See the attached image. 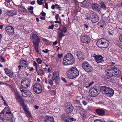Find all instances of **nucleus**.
Returning <instances> with one entry per match:
<instances>
[{"label":"nucleus","instance_id":"2f4dec72","mask_svg":"<svg viewBox=\"0 0 122 122\" xmlns=\"http://www.w3.org/2000/svg\"><path fill=\"white\" fill-rule=\"evenodd\" d=\"M22 107H23V109L24 110V111L26 112H27L28 114V115L29 116H30V113L29 112H28V111L27 109V106L26 105H25L24 104V106H21Z\"/></svg>","mask_w":122,"mask_h":122},{"label":"nucleus","instance_id":"f03ea898","mask_svg":"<svg viewBox=\"0 0 122 122\" xmlns=\"http://www.w3.org/2000/svg\"><path fill=\"white\" fill-rule=\"evenodd\" d=\"M75 62L74 58L70 53L66 54L63 58V63L64 65L72 64Z\"/></svg>","mask_w":122,"mask_h":122},{"label":"nucleus","instance_id":"49530a36","mask_svg":"<svg viewBox=\"0 0 122 122\" xmlns=\"http://www.w3.org/2000/svg\"><path fill=\"white\" fill-rule=\"evenodd\" d=\"M55 8H57L60 10H61V9L60 6L58 4H55Z\"/></svg>","mask_w":122,"mask_h":122},{"label":"nucleus","instance_id":"423d86ee","mask_svg":"<svg viewBox=\"0 0 122 122\" xmlns=\"http://www.w3.org/2000/svg\"><path fill=\"white\" fill-rule=\"evenodd\" d=\"M32 87L33 90L36 93L39 94L41 92L42 87L41 85L36 83L33 85Z\"/></svg>","mask_w":122,"mask_h":122},{"label":"nucleus","instance_id":"0e129e2a","mask_svg":"<svg viewBox=\"0 0 122 122\" xmlns=\"http://www.w3.org/2000/svg\"><path fill=\"white\" fill-rule=\"evenodd\" d=\"M55 8V5H53L51 6V8L52 9H54Z\"/></svg>","mask_w":122,"mask_h":122},{"label":"nucleus","instance_id":"c85d7f7f","mask_svg":"<svg viewBox=\"0 0 122 122\" xmlns=\"http://www.w3.org/2000/svg\"><path fill=\"white\" fill-rule=\"evenodd\" d=\"M36 61L37 63L39 64H41L43 62V61L39 57L36 58Z\"/></svg>","mask_w":122,"mask_h":122},{"label":"nucleus","instance_id":"37998d69","mask_svg":"<svg viewBox=\"0 0 122 122\" xmlns=\"http://www.w3.org/2000/svg\"><path fill=\"white\" fill-rule=\"evenodd\" d=\"M102 8L104 10H105L106 8V7L105 4L104 3L101 5Z\"/></svg>","mask_w":122,"mask_h":122},{"label":"nucleus","instance_id":"f8f14e48","mask_svg":"<svg viewBox=\"0 0 122 122\" xmlns=\"http://www.w3.org/2000/svg\"><path fill=\"white\" fill-rule=\"evenodd\" d=\"M30 80L26 79L23 80L21 82V84L22 87L24 88H26L30 86Z\"/></svg>","mask_w":122,"mask_h":122},{"label":"nucleus","instance_id":"9b49d317","mask_svg":"<svg viewBox=\"0 0 122 122\" xmlns=\"http://www.w3.org/2000/svg\"><path fill=\"white\" fill-rule=\"evenodd\" d=\"M0 118L4 122H13L11 118H9L5 116L4 112L2 111L0 113Z\"/></svg>","mask_w":122,"mask_h":122},{"label":"nucleus","instance_id":"a19ab883","mask_svg":"<svg viewBox=\"0 0 122 122\" xmlns=\"http://www.w3.org/2000/svg\"><path fill=\"white\" fill-rule=\"evenodd\" d=\"M0 62H3L5 61L4 58L1 55L0 56Z\"/></svg>","mask_w":122,"mask_h":122},{"label":"nucleus","instance_id":"a211bd4d","mask_svg":"<svg viewBox=\"0 0 122 122\" xmlns=\"http://www.w3.org/2000/svg\"><path fill=\"white\" fill-rule=\"evenodd\" d=\"M5 31L9 35H12L14 34V29L12 26H9L6 28Z\"/></svg>","mask_w":122,"mask_h":122},{"label":"nucleus","instance_id":"e2e57ef3","mask_svg":"<svg viewBox=\"0 0 122 122\" xmlns=\"http://www.w3.org/2000/svg\"><path fill=\"white\" fill-rule=\"evenodd\" d=\"M45 8L47 9H48V4L47 3H45Z\"/></svg>","mask_w":122,"mask_h":122},{"label":"nucleus","instance_id":"bf43d9fd","mask_svg":"<svg viewBox=\"0 0 122 122\" xmlns=\"http://www.w3.org/2000/svg\"><path fill=\"white\" fill-rule=\"evenodd\" d=\"M42 51L43 52H44L45 53H46L48 52L49 51L47 49H46V50H43Z\"/></svg>","mask_w":122,"mask_h":122},{"label":"nucleus","instance_id":"4468645a","mask_svg":"<svg viewBox=\"0 0 122 122\" xmlns=\"http://www.w3.org/2000/svg\"><path fill=\"white\" fill-rule=\"evenodd\" d=\"M15 97L17 101L20 103L21 106H24V102L22 97L20 96V94L17 92H15Z\"/></svg>","mask_w":122,"mask_h":122},{"label":"nucleus","instance_id":"6e6552de","mask_svg":"<svg viewBox=\"0 0 122 122\" xmlns=\"http://www.w3.org/2000/svg\"><path fill=\"white\" fill-rule=\"evenodd\" d=\"M115 68L114 66L108 65L107 67V70L106 72H107V75L110 77L115 76V75L113 71H112V69Z\"/></svg>","mask_w":122,"mask_h":122},{"label":"nucleus","instance_id":"ddd939ff","mask_svg":"<svg viewBox=\"0 0 122 122\" xmlns=\"http://www.w3.org/2000/svg\"><path fill=\"white\" fill-rule=\"evenodd\" d=\"M22 93V96L24 97H30L31 95V93L29 90H25L23 89L21 87L20 88Z\"/></svg>","mask_w":122,"mask_h":122},{"label":"nucleus","instance_id":"58836bf2","mask_svg":"<svg viewBox=\"0 0 122 122\" xmlns=\"http://www.w3.org/2000/svg\"><path fill=\"white\" fill-rule=\"evenodd\" d=\"M94 122H105L104 121L101 119H97L94 120Z\"/></svg>","mask_w":122,"mask_h":122},{"label":"nucleus","instance_id":"09e8293b","mask_svg":"<svg viewBox=\"0 0 122 122\" xmlns=\"http://www.w3.org/2000/svg\"><path fill=\"white\" fill-rule=\"evenodd\" d=\"M69 122H71V121H73L74 120V121H76V119L74 120V118L73 117L72 118H70V117H69Z\"/></svg>","mask_w":122,"mask_h":122},{"label":"nucleus","instance_id":"9d476101","mask_svg":"<svg viewBox=\"0 0 122 122\" xmlns=\"http://www.w3.org/2000/svg\"><path fill=\"white\" fill-rule=\"evenodd\" d=\"M82 66L83 68L87 72H90L93 71L92 67L87 62H84L82 64Z\"/></svg>","mask_w":122,"mask_h":122},{"label":"nucleus","instance_id":"c03bdc74","mask_svg":"<svg viewBox=\"0 0 122 122\" xmlns=\"http://www.w3.org/2000/svg\"><path fill=\"white\" fill-rule=\"evenodd\" d=\"M43 0H37V2L38 4L39 5H41L42 4Z\"/></svg>","mask_w":122,"mask_h":122},{"label":"nucleus","instance_id":"864d4df0","mask_svg":"<svg viewBox=\"0 0 122 122\" xmlns=\"http://www.w3.org/2000/svg\"><path fill=\"white\" fill-rule=\"evenodd\" d=\"M82 104L85 106L87 104V102L84 100L82 101Z\"/></svg>","mask_w":122,"mask_h":122},{"label":"nucleus","instance_id":"79ce46f5","mask_svg":"<svg viewBox=\"0 0 122 122\" xmlns=\"http://www.w3.org/2000/svg\"><path fill=\"white\" fill-rule=\"evenodd\" d=\"M39 73L41 74L44 75V74L43 70L42 69H40L39 71Z\"/></svg>","mask_w":122,"mask_h":122},{"label":"nucleus","instance_id":"a18cd8bd","mask_svg":"<svg viewBox=\"0 0 122 122\" xmlns=\"http://www.w3.org/2000/svg\"><path fill=\"white\" fill-rule=\"evenodd\" d=\"M50 93L53 95H54L56 94V92L54 90H51L50 91Z\"/></svg>","mask_w":122,"mask_h":122},{"label":"nucleus","instance_id":"ea45409f","mask_svg":"<svg viewBox=\"0 0 122 122\" xmlns=\"http://www.w3.org/2000/svg\"><path fill=\"white\" fill-rule=\"evenodd\" d=\"M19 9L22 12H25V8L22 6H21L19 7Z\"/></svg>","mask_w":122,"mask_h":122},{"label":"nucleus","instance_id":"052dcab7","mask_svg":"<svg viewBox=\"0 0 122 122\" xmlns=\"http://www.w3.org/2000/svg\"><path fill=\"white\" fill-rule=\"evenodd\" d=\"M54 22L56 23H58L59 24H61V21H58L56 20Z\"/></svg>","mask_w":122,"mask_h":122},{"label":"nucleus","instance_id":"412c9836","mask_svg":"<svg viewBox=\"0 0 122 122\" xmlns=\"http://www.w3.org/2000/svg\"><path fill=\"white\" fill-rule=\"evenodd\" d=\"M92 7L93 10L95 11H100L101 7L100 5L96 3H93L92 4Z\"/></svg>","mask_w":122,"mask_h":122},{"label":"nucleus","instance_id":"0eeeda50","mask_svg":"<svg viewBox=\"0 0 122 122\" xmlns=\"http://www.w3.org/2000/svg\"><path fill=\"white\" fill-rule=\"evenodd\" d=\"M100 91L93 87H92L89 90V94L92 97H95L98 95L100 93Z\"/></svg>","mask_w":122,"mask_h":122},{"label":"nucleus","instance_id":"5fc2aeb1","mask_svg":"<svg viewBox=\"0 0 122 122\" xmlns=\"http://www.w3.org/2000/svg\"><path fill=\"white\" fill-rule=\"evenodd\" d=\"M86 115L85 114H83L82 115V118L83 120H85L86 117Z\"/></svg>","mask_w":122,"mask_h":122},{"label":"nucleus","instance_id":"603ef678","mask_svg":"<svg viewBox=\"0 0 122 122\" xmlns=\"http://www.w3.org/2000/svg\"><path fill=\"white\" fill-rule=\"evenodd\" d=\"M98 2L99 4H100L101 5L104 3V2L101 0H99L98 1Z\"/></svg>","mask_w":122,"mask_h":122},{"label":"nucleus","instance_id":"4c0bfd02","mask_svg":"<svg viewBox=\"0 0 122 122\" xmlns=\"http://www.w3.org/2000/svg\"><path fill=\"white\" fill-rule=\"evenodd\" d=\"M61 31L63 32L64 33H65L66 32L67 29L65 27L63 26L62 27Z\"/></svg>","mask_w":122,"mask_h":122},{"label":"nucleus","instance_id":"dca6fc26","mask_svg":"<svg viewBox=\"0 0 122 122\" xmlns=\"http://www.w3.org/2000/svg\"><path fill=\"white\" fill-rule=\"evenodd\" d=\"M4 70L6 74L9 77L13 78L15 77V75L10 70L8 69L7 68H5Z\"/></svg>","mask_w":122,"mask_h":122},{"label":"nucleus","instance_id":"f257e3e1","mask_svg":"<svg viewBox=\"0 0 122 122\" xmlns=\"http://www.w3.org/2000/svg\"><path fill=\"white\" fill-rule=\"evenodd\" d=\"M79 74V71L77 69L76 67H73L67 71L66 75L68 78L72 79L77 76Z\"/></svg>","mask_w":122,"mask_h":122},{"label":"nucleus","instance_id":"20e7f679","mask_svg":"<svg viewBox=\"0 0 122 122\" xmlns=\"http://www.w3.org/2000/svg\"><path fill=\"white\" fill-rule=\"evenodd\" d=\"M97 46L102 48L107 47L109 45V41L105 39L102 38L99 39L97 42Z\"/></svg>","mask_w":122,"mask_h":122},{"label":"nucleus","instance_id":"bb28decb","mask_svg":"<svg viewBox=\"0 0 122 122\" xmlns=\"http://www.w3.org/2000/svg\"><path fill=\"white\" fill-rule=\"evenodd\" d=\"M114 68V69H112V72L113 71V72H114L115 76H116L119 75L121 72L118 69Z\"/></svg>","mask_w":122,"mask_h":122},{"label":"nucleus","instance_id":"6ab92c4d","mask_svg":"<svg viewBox=\"0 0 122 122\" xmlns=\"http://www.w3.org/2000/svg\"><path fill=\"white\" fill-rule=\"evenodd\" d=\"M69 117L68 114L64 113L61 116V119L64 122H69Z\"/></svg>","mask_w":122,"mask_h":122},{"label":"nucleus","instance_id":"de8ad7c7","mask_svg":"<svg viewBox=\"0 0 122 122\" xmlns=\"http://www.w3.org/2000/svg\"><path fill=\"white\" fill-rule=\"evenodd\" d=\"M94 82H92L90 83L89 84V85L87 86H86V88H88L90 86H91L93 84Z\"/></svg>","mask_w":122,"mask_h":122},{"label":"nucleus","instance_id":"4d7b16f0","mask_svg":"<svg viewBox=\"0 0 122 122\" xmlns=\"http://www.w3.org/2000/svg\"><path fill=\"white\" fill-rule=\"evenodd\" d=\"M41 14L43 16H45L46 15V14L44 12H42L41 13Z\"/></svg>","mask_w":122,"mask_h":122},{"label":"nucleus","instance_id":"473e14b6","mask_svg":"<svg viewBox=\"0 0 122 122\" xmlns=\"http://www.w3.org/2000/svg\"><path fill=\"white\" fill-rule=\"evenodd\" d=\"M54 79L52 76L51 77V79L49 78L48 80V83L51 85L53 84V81Z\"/></svg>","mask_w":122,"mask_h":122},{"label":"nucleus","instance_id":"a878e982","mask_svg":"<svg viewBox=\"0 0 122 122\" xmlns=\"http://www.w3.org/2000/svg\"><path fill=\"white\" fill-rule=\"evenodd\" d=\"M96 112L98 115H103L104 114L105 112L104 110L100 109H96Z\"/></svg>","mask_w":122,"mask_h":122},{"label":"nucleus","instance_id":"c9c22d12","mask_svg":"<svg viewBox=\"0 0 122 122\" xmlns=\"http://www.w3.org/2000/svg\"><path fill=\"white\" fill-rule=\"evenodd\" d=\"M51 23L52 25L50 26H49V27L48 28V29H53L54 27V22H53L51 21Z\"/></svg>","mask_w":122,"mask_h":122},{"label":"nucleus","instance_id":"680f3d73","mask_svg":"<svg viewBox=\"0 0 122 122\" xmlns=\"http://www.w3.org/2000/svg\"><path fill=\"white\" fill-rule=\"evenodd\" d=\"M18 67L19 68V69L20 70L21 69H23L22 67V66H21V65H19L18 66Z\"/></svg>","mask_w":122,"mask_h":122},{"label":"nucleus","instance_id":"f3484780","mask_svg":"<svg viewBox=\"0 0 122 122\" xmlns=\"http://www.w3.org/2000/svg\"><path fill=\"white\" fill-rule=\"evenodd\" d=\"M65 107L66 109L67 112L69 113L71 112L73 110L72 106L69 102H67L66 103Z\"/></svg>","mask_w":122,"mask_h":122},{"label":"nucleus","instance_id":"aec40b11","mask_svg":"<svg viewBox=\"0 0 122 122\" xmlns=\"http://www.w3.org/2000/svg\"><path fill=\"white\" fill-rule=\"evenodd\" d=\"M90 38L87 36H82L81 38V40L83 42L86 43H88L90 42Z\"/></svg>","mask_w":122,"mask_h":122},{"label":"nucleus","instance_id":"39448f33","mask_svg":"<svg viewBox=\"0 0 122 122\" xmlns=\"http://www.w3.org/2000/svg\"><path fill=\"white\" fill-rule=\"evenodd\" d=\"M101 91L103 94L107 95L108 96L111 97L114 94V91L112 88L105 86H101Z\"/></svg>","mask_w":122,"mask_h":122},{"label":"nucleus","instance_id":"72a5a7b5","mask_svg":"<svg viewBox=\"0 0 122 122\" xmlns=\"http://www.w3.org/2000/svg\"><path fill=\"white\" fill-rule=\"evenodd\" d=\"M122 42L121 41H117L116 42V44L118 46L122 49Z\"/></svg>","mask_w":122,"mask_h":122},{"label":"nucleus","instance_id":"cd10ccee","mask_svg":"<svg viewBox=\"0 0 122 122\" xmlns=\"http://www.w3.org/2000/svg\"><path fill=\"white\" fill-rule=\"evenodd\" d=\"M16 14L15 11H10L7 13V15L10 16H12Z\"/></svg>","mask_w":122,"mask_h":122},{"label":"nucleus","instance_id":"774afa93","mask_svg":"<svg viewBox=\"0 0 122 122\" xmlns=\"http://www.w3.org/2000/svg\"><path fill=\"white\" fill-rule=\"evenodd\" d=\"M35 3V1L34 0H33V1H32L31 2L30 4L31 5H34Z\"/></svg>","mask_w":122,"mask_h":122},{"label":"nucleus","instance_id":"4be33fe9","mask_svg":"<svg viewBox=\"0 0 122 122\" xmlns=\"http://www.w3.org/2000/svg\"><path fill=\"white\" fill-rule=\"evenodd\" d=\"M20 62L23 69L26 68L28 66V62L27 60H20Z\"/></svg>","mask_w":122,"mask_h":122},{"label":"nucleus","instance_id":"1a4fd4ad","mask_svg":"<svg viewBox=\"0 0 122 122\" xmlns=\"http://www.w3.org/2000/svg\"><path fill=\"white\" fill-rule=\"evenodd\" d=\"M87 19H91L92 21L94 23L97 22L99 21L98 16L93 12H92L90 14V17H87Z\"/></svg>","mask_w":122,"mask_h":122},{"label":"nucleus","instance_id":"69168bd1","mask_svg":"<svg viewBox=\"0 0 122 122\" xmlns=\"http://www.w3.org/2000/svg\"><path fill=\"white\" fill-rule=\"evenodd\" d=\"M59 15L58 14H57L55 16V18L57 20H58V18H59Z\"/></svg>","mask_w":122,"mask_h":122},{"label":"nucleus","instance_id":"338daca9","mask_svg":"<svg viewBox=\"0 0 122 122\" xmlns=\"http://www.w3.org/2000/svg\"><path fill=\"white\" fill-rule=\"evenodd\" d=\"M40 18L41 20H45V18L43 16H40Z\"/></svg>","mask_w":122,"mask_h":122},{"label":"nucleus","instance_id":"7c9ffc66","mask_svg":"<svg viewBox=\"0 0 122 122\" xmlns=\"http://www.w3.org/2000/svg\"><path fill=\"white\" fill-rule=\"evenodd\" d=\"M64 33L62 31L59 32L58 36L60 38H62L64 36Z\"/></svg>","mask_w":122,"mask_h":122},{"label":"nucleus","instance_id":"6e6d98bb","mask_svg":"<svg viewBox=\"0 0 122 122\" xmlns=\"http://www.w3.org/2000/svg\"><path fill=\"white\" fill-rule=\"evenodd\" d=\"M61 79L62 80V81H63L64 82H66V80L65 78L61 77Z\"/></svg>","mask_w":122,"mask_h":122},{"label":"nucleus","instance_id":"5701e85b","mask_svg":"<svg viewBox=\"0 0 122 122\" xmlns=\"http://www.w3.org/2000/svg\"><path fill=\"white\" fill-rule=\"evenodd\" d=\"M76 56L80 60H82L84 59V54L81 51H79L76 54Z\"/></svg>","mask_w":122,"mask_h":122},{"label":"nucleus","instance_id":"f704fd0d","mask_svg":"<svg viewBox=\"0 0 122 122\" xmlns=\"http://www.w3.org/2000/svg\"><path fill=\"white\" fill-rule=\"evenodd\" d=\"M38 63L36 62L35 61H33V66L35 67L36 70V71H37V68L38 66Z\"/></svg>","mask_w":122,"mask_h":122},{"label":"nucleus","instance_id":"c756f323","mask_svg":"<svg viewBox=\"0 0 122 122\" xmlns=\"http://www.w3.org/2000/svg\"><path fill=\"white\" fill-rule=\"evenodd\" d=\"M9 108L7 107H6L3 110V111H4L5 112V113L8 114H10L11 113V112L10 111H8L9 110Z\"/></svg>","mask_w":122,"mask_h":122},{"label":"nucleus","instance_id":"3c124183","mask_svg":"<svg viewBox=\"0 0 122 122\" xmlns=\"http://www.w3.org/2000/svg\"><path fill=\"white\" fill-rule=\"evenodd\" d=\"M62 56L63 54H61L60 55L59 53L58 54V57L59 58L61 57Z\"/></svg>","mask_w":122,"mask_h":122},{"label":"nucleus","instance_id":"393cba45","mask_svg":"<svg viewBox=\"0 0 122 122\" xmlns=\"http://www.w3.org/2000/svg\"><path fill=\"white\" fill-rule=\"evenodd\" d=\"M53 75L55 81L57 82L59 79L58 73L57 72H55L53 73Z\"/></svg>","mask_w":122,"mask_h":122},{"label":"nucleus","instance_id":"8fccbe9b","mask_svg":"<svg viewBox=\"0 0 122 122\" xmlns=\"http://www.w3.org/2000/svg\"><path fill=\"white\" fill-rule=\"evenodd\" d=\"M33 9L34 8L32 6H30L29 8H28V10L29 11L33 10Z\"/></svg>","mask_w":122,"mask_h":122},{"label":"nucleus","instance_id":"b1692460","mask_svg":"<svg viewBox=\"0 0 122 122\" xmlns=\"http://www.w3.org/2000/svg\"><path fill=\"white\" fill-rule=\"evenodd\" d=\"M45 122H54V118L52 116H46L45 118Z\"/></svg>","mask_w":122,"mask_h":122},{"label":"nucleus","instance_id":"7ed1b4c3","mask_svg":"<svg viewBox=\"0 0 122 122\" xmlns=\"http://www.w3.org/2000/svg\"><path fill=\"white\" fill-rule=\"evenodd\" d=\"M32 40L33 44V46L36 51L38 53L39 44L40 42V39L36 34H33L32 36Z\"/></svg>","mask_w":122,"mask_h":122},{"label":"nucleus","instance_id":"13d9d810","mask_svg":"<svg viewBox=\"0 0 122 122\" xmlns=\"http://www.w3.org/2000/svg\"><path fill=\"white\" fill-rule=\"evenodd\" d=\"M119 39L120 41L122 42V34L120 36Z\"/></svg>","mask_w":122,"mask_h":122},{"label":"nucleus","instance_id":"2eb2a0df","mask_svg":"<svg viewBox=\"0 0 122 122\" xmlns=\"http://www.w3.org/2000/svg\"><path fill=\"white\" fill-rule=\"evenodd\" d=\"M92 56L94 58L95 60L98 63H102L103 61V57L101 55H97L95 54H93Z\"/></svg>","mask_w":122,"mask_h":122},{"label":"nucleus","instance_id":"e433bc0d","mask_svg":"<svg viewBox=\"0 0 122 122\" xmlns=\"http://www.w3.org/2000/svg\"><path fill=\"white\" fill-rule=\"evenodd\" d=\"M83 84L85 85H87L89 82L88 80L86 79H85L83 81Z\"/></svg>","mask_w":122,"mask_h":122}]
</instances>
